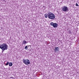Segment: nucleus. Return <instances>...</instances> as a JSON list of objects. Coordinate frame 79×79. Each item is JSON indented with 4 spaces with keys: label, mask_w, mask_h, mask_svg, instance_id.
I'll return each instance as SVG.
<instances>
[{
    "label": "nucleus",
    "mask_w": 79,
    "mask_h": 79,
    "mask_svg": "<svg viewBox=\"0 0 79 79\" xmlns=\"http://www.w3.org/2000/svg\"><path fill=\"white\" fill-rule=\"evenodd\" d=\"M0 48L2 50V52H3L4 50H6L8 49V45H7L5 43L2 44L0 45Z\"/></svg>",
    "instance_id": "1"
},
{
    "label": "nucleus",
    "mask_w": 79,
    "mask_h": 79,
    "mask_svg": "<svg viewBox=\"0 0 79 79\" xmlns=\"http://www.w3.org/2000/svg\"><path fill=\"white\" fill-rule=\"evenodd\" d=\"M48 18L49 19H55V15L53 13L49 12L48 13Z\"/></svg>",
    "instance_id": "2"
},
{
    "label": "nucleus",
    "mask_w": 79,
    "mask_h": 79,
    "mask_svg": "<svg viewBox=\"0 0 79 79\" xmlns=\"http://www.w3.org/2000/svg\"><path fill=\"white\" fill-rule=\"evenodd\" d=\"M23 62L26 64V65H28L30 63V61L28 59H23Z\"/></svg>",
    "instance_id": "3"
},
{
    "label": "nucleus",
    "mask_w": 79,
    "mask_h": 79,
    "mask_svg": "<svg viewBox=\"0 0 79 79\" xmlns=\"http://www.w3.org/2000/svg\"><path fill=\"white\" fill-rule=\"evenodd\" d=\"M62 10L64 11H68V8L66 6H64L62 7Z\"/></svg>",
    "instance_id": "4"
},
{
    "label": "nucleus",
    "mask_w": 79,
    "mask_h": 79,
    "mask_svg": "<svg viewBox=\"0 0 79 79\" xmlns=\"http://www.w3.org/2000/svg\"><path fill=\"white\" fill-rule=\"evenodd\" d=\"M58 26V24L56 23H54V24L53 25V27H56Z\"/></svg>",
    "instance_id": "5"
},
{
    "label": "nucleus",
    "mask_w": 79,
    "mask_h": 79,
    "mask_svg": "<svg viewBox=\"0 0 79 79\" xmlns=\"http://www.w3.org/2000/svg\"><path fill=\"white\" fill-rule=\"evenodd\" d=\"M58 49H59V48L58 47H56L55 48V52L56 53L58 51Z\"/></svg>",
    "instance_id": "6"
},
{
    "label": "nucleus",
    "mask_w": 79,
    "mask_h": 79,
    "mask_svg": "<svg viewBox=\"0 0 79 79\" xmlns=\"http://www.w3.org/2000/svg\"><path fill=\"white\" fill-rule=\"evenodd\" d=\"M27 44V42H26V41L24 40L23 41L22 44Z\"/></svg>",
    "instance_id": "7"
},
{
    "label": "nucleus",
    "mask_w": 79,
    "mask_h": 79,
    "mask_svg": "<svg viewBox=\"0 0 79 79\" xmlns=\"http://www.w3.org/2000/svg\"><path fill=\"white\" fill-rule=\"evenodd\" d=\"M9 64V66H11L13 65V64L11 62H10Z\"/></svg>",
    "instance_id": "8"
},
{
    "label": "nucleus",
    "mask_w": 79,
    "mask_h": 79,
    "mask_svg": "<svg viewBox=\"0 0 79 79\" xmlns=\"http://www.w3.org/2000/svg\"><path fill=\"white\" fill-rule=\"evenodd\" d=\"M45 18H47L48 17V14H46L44 15Z\"/></svg>",
    "instance_id": "9"
},
{
    "label": "nucleus",
    "mask_w": 79,
    "mask_h": 79,
    "mask_svg": "<svg viewBox=\"0 0 79 79\" xmlns=\"http://www.w3.org/2000/svg\"><path fill=\"white\" fill-rule=\"evenodd\" d=\"M54 23H53V22H51L50 23V25H51V26H53V24H54Z\"/></svg>",
    "instance_id": "10"
},
{
    "label": "nucleus",
    "mask_w": 79,
    "mask_h": 79,
    "mask_svg": "<svg viewBox=\"0 0 79 79\" xmlns=\"http://www.w3.org/2000/svg\"><path fill=\"white\" fill-rule=\"evenodd\" d=\"M9 64V62H7V63L6 64V66H8Z\"/></svg>",
    "instance_id": "11"
},
{
    "label": "nucleus",
    "mask_w": 79,
    "mask_h": 79,
    "mask_svg": "<svg viewBox=\"0 0 79 79\" xmlns=\"http://www.w3.org/2000/svg\"><path fill=\"white\" fill-rule=\"evenodd\" d=\"M25 49H26V50H27V46H25Z\"/></svg>",
    "instance_id": "12"
},
{
    "label": "nucleus",
    "mask_w": 79,
    "mask_h": 79,
    "mask_svg": "<svg viewBox=\"0 0 79 79\" xmlns=\"http://www.w3.org/2000/svg\"><path fill=\"white\" fill-rule=\"evenodd\" d=\"M69 34H71V31H69Z\"/></svg>",
    "instance_id": "13"
},
{
    "label": "nucleus",
    "mask_w": 79,
    "mask_h": 79,
    "mask_svg": "<svg viewBox=\"0 0 79 79\" xmlns=\"http://www.w3.org/2000/svg\"><path fill=\"white\" fill-rule=\"evenodd\" d=\"M76 6H78V4H77V3H76Z\"/></svg>",
    "instance_id": "14"
},
{
    "label": "nucleus",
    "mask_w": 79,
    "mask_h": 79,
    "mask_svg": "<svg viewBox=\"0 0 79 79\" xmlns=\"http://www.w3.org/2000/svg\"><path fill=\"white\" fill-rule=\"evenodd\" d=\"M10 78H13V77H10Z\"/></svg>",
    "instance_id": "15"
}]
</instances>
